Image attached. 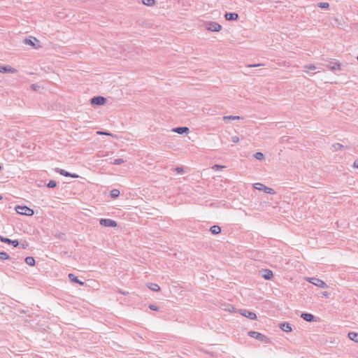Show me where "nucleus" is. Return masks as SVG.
Here are the masks:
<instances>
[{
    "mask_svg": "<svg viewBox=\"0 0 358 358\" xmlns=\"http://www.w3.org/2000/svg\"><path fill=\"white\" fill-rule=\"evenodd\" d=\"M280 328L285 332H290L292 330L291 324L282 322L280 324Z\"/></svg>",
    "mask_w": 358,
    "mask_h": 358,
    "instance_id": "14",
    "label": "nucleus"
},
{
    "mask_svg": "<svg viewBox=\"0 0 358 358\" xmlns=\"http://www.w3.org/2000/svg\"><path fill=\"white\" fill-rule=\"evenodd\" d=\"M224 306V308L223 309L225 310H227L229 312H233L234 311V307L231 305V304H225V305H223Z\"/></svg>",
    "mask_w": 358,
    "mask_h": 358,
    "instance_id": "26",
    "label": "nucleus"
},
{
    "mask_svg": "<svg viewBox=\"0 0 358 358\" xmlns=\"http://www.w3.org/2000/svg\"><path fill=\"white\" fill-rule=\"evenodd\" d=\"M328 68L332 71H337V70H340L341 69V64L339 63H336V62H331L329 65H328Z\"/></svg>",
    "mask_w": 358,
    "mask_h": 358,
    "instance_id": "18",
    "label": "nucleus"
},
{
    "mask_svg": "<svg viewBox=\"0 0 358 358\" xmlns=\"http://www.w3.org/2000/svg\"><path fill=\"white\" fill-rule=\"evenodd\" d=\"M25 262L27 264L31 266L35 265V259L33 257H27L25 258Z\"/></svg>",
    "mask_w": 358,
    "mask_h": 358,
    "instance_id": "23",
    "label": "nucleus"
},
{
    "mask_svg": "<svg viewBox=\"0 0 358 358\" xmlns=\"http://www.w3.org/2000/svg\"><path fill=\"white\" fill-rule=\"evenodd\" d=\"M224 168H225L224 166H221V165H218V164H215L213 166V169H214L215 171L221 169H224Z\"/></svg>",
    "mask_w": 358,
    "mask_h": 358,
    "instance_id": "38",
    "label": "nucleus"
},
{
    "mask_svg": "<svg viewBox=\"0 0 358 358\" xmlns=\"http://www.w3.org/2000/svg\"><path fill=\"white\" fill-rule=\"evenodd\" d=\"M304 69H308V70H311V71H314L316 69V66L315 65H306L304 66Z\"/></svg>",
    "mask_w": 358,
    "mask_h": 358,
    "instance_id": "35",
    "label": "nucleus"
},
{
    "mask_svg": "<svg viewBox=\"0 0 358 358\" xmlns=\"http://www.w3.org/2000/svg\"><path fill=\"white\" fill-rule=\"evenodd\" d=\"M348 338L352 340V341H354L357 343H358V334L356 333V332H349L348 333Z\"/></svg>",
    "mask_w": 358,
    "mask_h": 358,
    "instance_id": "21",
    "label": "nucleus"
},
{
    "mask_svg": "<svg viewBox=\"0 0 358 358\" xmlns=\"http://www.w3.org/2000/svg\"><path fill=\"white\" fill-rule=\"evenodd\" d=\"M175 171L178 173H182L184 171L182 167H176Z\"/></svg>",
    "mask_w": 358,
    "mask_h": 358,
    "instance_id": "41",
    "label": "nucleus"
},
{
    "mask_svg": "<svg viewBox=\"0 0 358 358\" xmlns=\"http://www.w3.org/2000/svg\"><path fill=\"white\" fill-rule=\"evenodd\" d=\"M306 280L313 285L321 287V288H327L328 285L323 280L317 278H307Z\"/></svg>",
    "mask_w": 358,
    "mask_h": 358,
    "instance_id": "4",
    "label": "nucleus"
},
{
    "mask_svg": "<svg viewBox=\"0 0 358 358\" xmlns=\"http://www.w3.org/2000/svg\"><path fill=\"white\" fill-rule=\"evenodd\" d=\"M34 41H38L37 39L34 37H31V38H25L23 41V43L25 45H29L31 47H33L35 49H37L40 47V45H37Z\"/></svg>",
    "mask_w": 358,
    "mask_h": 358,
    "instance_id": "10",
    "label": "nucleus"
},
{
    "mask_svg": "<svg viewBox=\"0 0 358 358\" xmlns=\"http://www.w3.org/2000/svg\"><path fill=\"white\" fill-rule=\"evenodd\" d=\"M124 161L122 159H120H120H115L114 160V162H113V164H115V165H120V164L124 163Z\"/></svg>",
    "mask_w": 358,
    "mask_h": 358,
    "instance_id": "33",
    "label": "nucleus"
},
{
    "mask_svg": "<svg viewBox=\"0 0 358 358\" xmlns=\"http://www.w3.org/2000/svg\"><path fill=\"white\" fill-rule=\"evenodd\" d=\"M69 278L72 282L78 283L80 285H84V282L80 280L73 273L69 274Z\"/></svg>",
    "mask_w": 358,
    "mask_h": 358,
    "instance_id": "16",
    "label": "nucleus"
},
{
    "mask_svg": "<svg viewBox=\"0 0 358 358\" xmlns=\"http://www.w3.org/2000/svg\"><path fill=\"white\" fill-rule=\"evenodd\" d=\"M231 141L234 143H237L239 141V137L237 136H232Z\"/></svg>",
    "mask_w": 358,
    "mask_h": 358,
    "instance_id": "39",
    "label": "nucleus"
},
{
    "mask_svg": "<svg viewBox=\"0 0 358 358\" xmlns=\"http://www.w3.org/2000/svg\"><path fill=\"white\" fill-rule=\"evenodd\" d=\"M262 276L266 280H271L273 278V272L269 269H262L260 271Z\"/></svg>",
    "mask_w": 358,
    "mask_h": 358,
    "instance_id": "11",
    "label": "nucleus"
},
{
    "mask_svg": "<svg viewBox=\"0 0 358 358\" xmlns=\"http://www.w3.org/2000/svg\"><path fill=\"white\" fill-rule=\"evenodd\" d=\"M254 187L258 190H262L266 194H275V191L273 189H272L271 187H268L265 186L264 185L259 183V182L255 183L254 185Z\"/></svg>",
    "mask_w": 358,
    "mask_h": 358,
    "instance_id": "5",
    "label": "nucleus"
},
{
    "mask_svg": "<svg viewBox=\"0 0 358 358\" xmlns=\"http://www.w3.org/2000/svg\"><path fill=\"white\" fill-rule=\"evenodd\" d=\"M332 148H334V151H336L338 150H341L344 148V146L340 143H334L332 145Z\"/></svg>",
    "mask_w": 358,
    "mask_h": 358,
    "instance_id": "30",
    "label": "nucleus"
},
{
    "mask_svg": "<svg viewBox=\"0 0 358 358\" xmlns=\"http://www.w3.org/2000/svg\"><path fill=\"white\" fill-rule=\"evenodd\" d=\"M119 292L121 293L122 294H124V295H127L129 294L128 292H122L121 290H119Z\"/></svg>",
    "mask_w": 358,
    "mask_h": 358,
    "instance_id": "47",
    "label": "nucleus"
},
{
    "mask_svg": "<svg viewBox=\"0 0 358 358\" xmlns=\"http://www.w3.org/2000/svg\"><path fill=\"white\" fill-rule=\"evenodd\" d=\"M248 336L266 343H268V338L265 335L259 332L250 331L248 332Z\"/></svg>",
    "mask_w": 358,
    "mask_h": 358,
    "instance_id": "2",
    "label": "nucleus"
},
{
    "mask_svg": "<svg viewBox=\"0 0 358 358\" xmlns=\"http://www.w3.org/2000/svg\"><path fill=\"white\" fill-rule=\"evenodd\" d=\"M149 308L152 310H159V307L154 304H150Z\"/></svg>",
    "mask_w": 358,
    "mask_h": 358,
    "instance_id": "40",
    "label": "nucleus"
},
{
    "mask_svg": "<svg viewBox=\"0 0 358 358\" xmlns=\"http://www.w3.org/2000/svg\"><path fill=\"white\" fill-rule=\"evenodd\" d=\"M240 313L246 317H248L251 320H256L257 319V315L255 313L253 312H251L248 310H246V309H243V310H240Z\"/></svg>",
    "mask_w": 358,
    "mask_h": 358,
    "instance_id": "9",
    "label": "nucleus"
},
{
    "mask_svg": "<svg viewBox=\"0 0 358 358\" xmlns=\"http://www.w3.org/2000/svg\"><path fill=\"white\" fill-rule=\"evenodd\" d=\"M64 236H65V234L62 233V234H59L58 235V237H59V238H63L64 237Z\"/></svg>",
    "mask_w": 358,
    "mask_h": 358,
    "instance_id": "45",
    "label": "nucleus"
},
{
    "mask_svg": "<svg viewBox=\"0 0 358 358\" xmlns=\"http://www.w3.org/2000/svg\"><path fill=\"white\" fill-rule=\"evenodd\" d=\"M189 128L187 127H179L172 129V131L178 133L179 134H187L189 132Z\"/></svg>",
    "mask_w": 358,
    "mask_h": 358,
    "instance_id": "12",
    "label": "nucleus"
},
{
    "mask_svg": "<svg viewBox=\"0 0 358 358\" xmlns=\"http://www.w3.org/2000/svg\"><path fill=\"white\" fill-rule=\"evenodd\" d=\"M106 102V98L101 96H94L91 99V103L92 105H103Z\"/></svg>",
    "mask_w": 358,
    "mask_h": 358,
    "instance_id": "7",
    "label": "nucleus"
},
{
    "mask_svg": "<svg viewBox=\"0 0 358 358\" xmlns=\"http://www.w3.org/2000/svg\"><path fill=\"white\" fill-rule=\"evenodd\" d=\"M254 157L255 159H258V160H262L264 159V154L262 152H256L255 155H254Z\"/></svg>",
    "mask_w": 358,
    "mask_h": 358,
    "instance_id": "28",
    "label": "nucleus"
},
{
    "mask_svg": "<svg viewBox=\"0 0 358 358\" xmlns=\"http://www.w3.org/2000/svg\"><path fill=\"white\" fill-rule=\"evenodd\" d=\"M205 26L210 31H220L222 29V26L216 22H206Z\"/></svg>",
    "mask_w": 358,
    "mask_h": 358,
    "instance_id": "3",
    "label": "nucleus"
},
{
    "mask_svg": "<svg viewBox=\"0 0 358 358\" xmlns=\"http://www.w3.org/2000/svg\"><path fill=\"white\" fill-rule=\"evenodd\" d=\"M354 168H358V159H355L353 163Z\"/></svg>",
    "mask_w": 358,
    "mask_h": 358,
    "instance_id": "43",
    "label": "nucleus"
},
{
    "mask_svg": "<svg viewBox=\"0 0 358 358\" xmlns=\"http://www.w3.org/2000/svg\"><path fill=\"white\" fill-rule=\"evenodd\" d=\"M2 169L1 166L0 165V171Z\"/></svg>",
    "mask_w": 358,
    "mask_h": 358,
    "instance_id": "48",
    "label": "nucleus"
},
{
    "mask_svg": "<svg viewBox=\"0 0 358 358\" xmlns=\"http://www.w3.org/2000/svg\"><path fill=\"white\" fill-rule=\"evenodd\" d=\"M99 223L101 226L106 227H115L117 224L115 220L106 218H102L100 220Z\"/></svg>",
    "mask_w": 358,
    "mask_h": 358,
    "instance_id": "6",
    "label": "nucleus"
},
{
    "mask_svg": "<svg viewBox=\"0 0 358 358\" xmlns=\"http://www.w3.org/2000/svg\"><path fill=\"white\" fill-rule=\"evenodd\" d=\"M143 3L145 6H152L155 4V0H143Z\"/></svg>",
    "mask_w": 358,
    "mask_h": 358,
    "instance_id": "27",
    "label": "nucleus"
},
{
    "mask_svg": "<svg viewBox=\"0 0 358 358\" xmlns=\"http://www.w3.org/2000/svg\"><path fill=\"white\" fill-rule=\"evenodd\" d=\"M30 87L34 91H38L41 88V87L39 85H38L37 84H32L30 86Z\"/></svg>",
    "mask_w": 358,
    "mask_h": 358,
    "instance_id": "34",
    "label": "nucleus"
},
{
    "mask_svg": "<svg viewBox=\"0 0 358 358\" xmlns=\"http://www.w3.org/2000/svg\"><path fill=\"white\" fill-rule=\"evenodd\" d=\"M357 60H358V55H357Z\"/></svg>",
    "mask_w": 358,
    "mask_h": 358,
    "instance_id": "50",
    "label": "nucleus"
},
{
    "mask_svg": "<svg viewBox=\"0 0 358 358\" xmlns=\"http://www.w3.org/2000/svg\"><path fill=\"white\" fill-rule=\"evenodd\" d=\"M301 317L307 322H313L315 320V317L310 313H302Z\"/></svg>",
    "mask_w": 358,
    "mask_h": 358,
    "instance_id": "15",
    "label": "nucleus"
},
{
    "mask_svg": "<svg viewBox=\"0 0 358 358\" xmlns=\"http://www.w3.org/2000/svg\"><path fill=\"white\" fill-rule=\"evenodd\" d=\"M321 294H322V296H324V297H326V298L329 297V293L327 292H322L321 293Z\"/></svg>",
    "mask_w": 358,
    "mask_h": 358,
    "instance_id": "42",
    "label": "nucleus"
},
{
    "mask_svg": "<svg viewBox=\"0 0 358 358\" xmlns=\"http://www.w3.org/2000/svg\"><path fill=\"white\" fill-rule=\"evenodd\" d=\"M48 187L49 188H53L57 186V182L55 180H50L49 182L47 185Z\"/></svg>",
    "mask_w": 358,
    "mask_h": 358,
    "instance_id": "32",
    "label": "nucleus"
},
{
    "mask_svg": "<svg viewBox=\"0 0 358 358\" xmlns=\"http://www.w3.org/2000/svg\"><path fill=\"white\" fill-rule=\"evenodd\" d=\"M2 199V196L0 195V200Z\"/></svg>",
    "mask_w": 358,
    "mask_h": 358,
    "instance_id": "49",
    "label": "nucleus"
},
{
    "mask_svg": "<svg viewBox=\"0 0 358 358\" xmlns=\"http://www.w3.org/2000/svg\"><path fill=\"white\" fill-rule=\"evenodd\" d=\"M317 6L321 8H328L329 7V4L327 2H320L317 3Z\"/></svg>",
    "mask_w": 358,
    "mask_h": 358,
    "instance_id": "31",
    "label": "nucleus"
},
{
    "mask_svg": "<svg viewBox=\"0 0 358 358\" xmlns=\"http://www.w3.org/2000/svg\"><path fill=\"white\" fill-rule=\"evenodd\" d=\"M148 287L155 292L160 290V287L156 283H149L148 284Z\"/></svg>",
    "mask_w": 358,
    "mask_h": 358,
    "instance_id": "22",
    "label": "nucleus"
},
{
    "mask_svg": "<svg viewBox=\"0 0 358 358\" xmlns=\"http://www.w3.org/2000/svg\"><path fill=\"white\" fill-rule=\"evenodd\" d=\"M17 70L14 68H12L10 66H1L0 64V72L1 73H15Z\"/></svg>",
    "mask_w": 358,
    "mask_h": 358,
    "instance_id": "13",
    "label": "nucleus"
},
{
    "mask_svg": "<svg viewBox=\"0 0 358 358\" xmlns=\"http://www.w3.org/2000/svg\"><path fill=\"white\" fill-rule=\"evenodd\" d=\"M265 66L264 64H248L246 65L247 67L249 68H253V67H257V66Z\"/></svg>",
    "mask_w": 358,
    "mask_h": 358,
    "instance_id": "36",
    "label": "nucleus"
},
{
    "mask_svg": "<svg viewBox=\"0 0 358 358\" xmlns=\"http://www.w3.org/2000/svg\"><path fill=\"white\" fill-rule=\"evenodd\" d=\"M97 134L99 135H106V136H113V134L108 132V131H97Z\"/></svg>",
    "mask_w": 358,
    "mask_h": 358,
    "instance_id": "37",
    "label": "nucleus"
},
{
    "mask_svg": "<svg viewBox=\"0 0 358 358\" xmlns=\"http://www.w3.org/2000/svg\"><path fill=\"white\" fill-rule=\"evenodd\" d=\"M9 255L6 252H0V259L6 260L9 259Z\"/></svg>",
    "mask_w": 358,
    "mask_h": 358,
    "instance_id": "29",
    "label": "nucleus"
},
{
    "mask_svg": "<svg viewBox=\"0 0 358 358\" xmlns=\"http://www.w3.org/2000/svg\"><path fill=\"white\" fill-rule=\"evenodd\" d=\"M243 117H241V116H238V115H228V116H224L223 117V120L224 121H227V120H242Z\"/></svg>",
    "mask_w": 358,
    "mask_h": 358,
    "instance_id": "19",
    "label": "nucleus"
},
{
    "mask_svg": "<svg viewBox=\"0 0 358 358\" xmlns=\"http://www.w3.org/2000/svg\"><path fill=\"white\" fill-rule=\"evenodd\" d=\"M20 246H21L23 249H25V248H27V247L28 246V245H27V244H23V243H22V244H21V245H20Z\"/></svg>",
    "mask_w": 358,
    "mask_h": 358,
    "instance_id": "46",
    "label": "nucleus"
},
{
    "mask_svg": "<svg viewBox=\"0 0 358 358\" xmlns=\"http://www.w3.org/2000/svg\"><path fill=\"white\" fill-rule=\"evenodd\" d=\"M56 171L63 176L69 177L71 176V173L64 169H57Z\"/></svg>",
    "mask_w": 358,
    "mask_h": 358,
    "instance_id": "24",
    "label": "nucleus"
},
{
    "mask_svg": "<svg viewBox=\"0 0 358 358\" xmlns=\"http://www.w3.org/2000/svg\"><path fill=\"white\" fill-rule=\"evenodd\" d=\"M120 191L117 189H113L110 191V196L112 198H117L120 196Z\"/></svg>",
    "mask_w": 358,
    "mask_h": 358,
    "instance_id": "25",
    "label": "nucleus"
},
{
    "mask_svg": "<svg viewBox=\"0 0 358 358\" xmlns=\"http://www.w3.org/2000/svg\"><path fill=\"white\" fill-rule=\"evenodd\" d=\"M224 16L227 20H236L238 17L236 13H226Z\"/></svg>",
    "mask_w": 358,
    "mask_h": 358,
    "instance_id": "17",
    "label": "nucleus"
},
{
    "mask_svg": "<svg viewBox=\"0 0 358 358\" xmlns=\"http://www.w3.org/2000/svg\"><path fill=\"white\" fill-rule=\"evenodd\" d=\"M69 177L73 178H78L79 177V176L76 173H71V176Z\"/></svg>",
    "mask_w": 358,
    "mask_h": 358,
    "instance_id": "44",
    "label": "nucleus"
},
{
    "mask_svg": "<svg viewBox=\"0 0 358 358\" xmlns=\"http://www.w3.org/2000/svg\"><path fill=\"white\" fill-rule=\"evenodd\" d=\"M0 241L4 243L11 244L14 247H17L20 245V243L17 240H11L8 238H6L1 236H0Z\"/></svg>",
    "mask_w": 358,
    "mask_h": 358,
    "instance_id": "8",
    "label": "nucleus"
},
{
    "mask_svg": "<svg viewBox=\"0 0 358 358\" xmlns=\"http://www.w3.org/2000/svg\"><path fill=\"white\" fill-rule=\"evenodd\" d=\"M210 231L213 234H219L221 232V227L217 225H214L210 227Z\"/></svg>",
    "mask_w": 358,
    "mask_h": 358,
    "instance_id": "20",
    "label": "nucleus"
},
{
    "mask_svg": "<svg viewBox=\"0 0 358 358\" xmlns=\"http://www.w3.org/2000/svg\"><path fill=\"white\" fill-rule=\"evenodd\" d=\"M18 214L31 216L34 215V210L26 206H17L15 208Z\"/></svg>",
    "mask_w": 358,
    "mask_h": 358,
    "instance_id": "1",
    "label": "nucleus"
}]
</instances>
